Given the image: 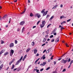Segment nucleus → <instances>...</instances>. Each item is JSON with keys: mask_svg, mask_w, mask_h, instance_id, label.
Returning a JSON list of instances; mask_svg holds the SVG:
<instances>
[{"mask_svg": "<svg viewBox=\"0 0 73 73\" xmlns=\"http://www.w3.org/2000/svg\"><path fill=\"white\" fill-rule=\"evenodd\" d=\"M68 62H69L70 61V58H69L68 59V60H64V59H63L62 60H61V63H63V64H65L67 61H68Z\"/></svg>", "mask_w": 73, "mask_h": 73, "instance_id": "nucleus-1", "label": "nucleus"}, {"mask_svg": "<svg viewBox=\"0 0 73 73\" xmlns=\"http://www.w3.org/2000/svg\"><path fill=\"white\" fill-rule=\"evenodd\" d=\"M23 56H22L21 58L20 59L18 60L16 63L15 64L16 65H19V63L21 62V61L22 59H23Z\"/></svg>", "mask_w": 73, "mask_h": 73, "instance_id": "nucleus-2", "label": "nucleus"}, {"mask_svg": "<svg viewBox=\"0 0 73 73\" xmlns=\"http://www.w3.org/2000/svg\"><path fill=\"white\" fill-rule=\"evenodd\" d=\"M51 49H52V47L50 48H49L48 50L46 52V53H49L50 51L51 50Z\"/></svg>", "mask_w": 73, "mask_h": 73, "instance_id": "nucleus-3", "label": "nucleus"}, {"mask_svg": "<svg viewBox=\"0 0 73 73\" xmlns=\"http://www.w3.org/2000/svg\"><path fill=\"white\" fill-rule=\"evenodd\" d=\"M46 62H43V64L42 63L41 64H40V66H44L45 65H46Z\"/></svg>", "mask_w": 73, "mask_h": 73, "instance_id": "nucleus-4", "label": "nucleus"}, {"mask_svg": "<svg viewBox=\"0 0 73 73\" xmlns=\"http://www.w3.org/2000/svg\"><path fill=\"white\" fill-rule=\"evenodd\" d=\"M35 15L38 18H40V17H41V16L39 13H36V14Z\"/></svg>", "mask_w": 73, "mask_h": 73, "instance_id": "nucleus-5", "label": "nucleus"}, {"mask_svg": "<svg viewBox=\"0 0 73 73\" xmlns=\"http://www.w3.org/2000/svg\"><path fill=\"white\" fill-rule=\"evenodd\" d=\"M9 46L10 48L13 47V46H14V44H13V43H10L9 44Z\"/></svg>", "mask_w": 73, "mask_h": 73, "instance_id": "nucleus-6", "label": "nucleus"}, {"mask_svg": "<svg viewBox=\"0 0 73 73\" xmlns=\"http://www.w3.org/2000/svg\"><path fill=\"white\" fill-rule=\"evenodd\" d=\"M25 24V21H22L20 23V24L21 25H23Z\"/></svg>", "mask_w": 73, "mask_h": 73, "instance_id": "nucleus-7", "label": "nucleus"}, {"mask_svg": "<svg viewBox=\"0 0 73 73\" xmlns=\"http://www.w3.org/2000/svg\"><path fill=\"white\" fill-rule=\"evenodd\" d=\"M48 11H47L45 12L43 14V16H45L47 14V13H48Z\"/></svg>", "mask_w": 73, "mask_h": 73, "instance_id": "nucleus-8", "label": "nucleus"}, {"mask_svg": "<svg viewBox=\"0 0 73 73\" xmlns=\"http://www.w3.org/2000/svg\"><path fill=\"white\" fill-rule=\"evenodd\" d=\"M59 38H60V37L59 36L55 40V42H58L59 41Z\"/></svg>", "mask_w": 73, "mask_h": 73, "instance_id": "nucleus-9", "label": "nucleus"}, {"mask_svg": "<svg viewBox=\"0 0 73 73\" xmlns=\"http://www.w3.org/2000/svg\"><path fill=\"white\" fill-rule=\"evenodd\" d=\"M15 61V59H13V60L11 62H9V65H11L12 63H13V61Z\"/></svg>", "mask_w": 73, "mask_h": 73, "instance_id": "nucleus-10", "label": "nucleus"}, {"mask_svg": "<svg viewBox=\"0 0 73 73\" xmlns=\"http://www.w3.org/2000/svg\"><path fill=\"white\" fill-rule=\"evenodd\" d=\"M3 64H2L0 66V70H1L3 67Z\"/></svg>", "mask_w": 73, "mask_h": 73, "instance_id": "nucleus-11", "label": "nucleus"}, {"mask_svg": "<svg viewBox=\"0 0 73 73\" xmlns=\"http://www.w3.org/2000/svg\"><path fill=\"white\" fill-rule=\"evenodd\" d=\"M37 49H35L34 50V54H36L37 53Z\"/></svg>", "mask_w": 73, "mask_h": 73, "instance_id": "nucleus-12", "label": "nucleus"}, {"mask_svg": "<svg viewBox=\"0 0 73 73\" xmlns=\"http://www.w3.org/2000/svg\"><path fill=\"white\" fill-rule=\"evenodd\" d=\"M45 9H43L41 11V13H44L45 12Z\"/></svg>", "mask_w": 73, "mask_h": 73, "instance_id": "nucleus-13", "label": "nucleus"}, {"mask_svg": "<svg viewBox=\"0 0 73 73\" xmlns=\"http://www.w3.org/2000/svg\"><path fill=\"white\" fill-rule=\"evenodd\" d=\"M9 54V52H6L4 53V56H6V55H7V54Z\"/></svg>", "mask_w": 73, "mask_h": 73, "instance_id": "nucleus-14", "label": "nucleus"}, {"mask_svg": "<svg viewBox=\"0 0 73 73\" xmlns=\"http://www.w3.org/2000/svg\"><path fill=\"white\" fill-rule=\"evenodd\" d=\"M10 51L11 53H13H13H14V50H13L12 49H11L10 50Z\"/></svg>", "mask_w": 73, "mask_h": 73, "instance_id": "nucleus-15", "label": "nucleus"}, {"mask_svg": "<svg viewBox=\"0 0 73 73\" xmlns=\"http://www.w3.org/2000/svg\"><path fill=\"white\" fill-rule=\"evenodd\" d=\"M45 21H44L42 22V24L44 25H45Z\"/></svg>", "mask_w": 73, "mask_h": 73, "instance_id": "nucleus-16", "label": "nucleus"}, {"mask_svg": "<svg viewBox=\"0 0 73 73\" xmlns=\"http://www.w3.org/2000/svg\"><path fill=\"white\" fill-rule=\"evenodd\" d=\"M44 25H42H42H40V28H43L44 27Z\"/></svg>", "mask_w": 73, "mask_h": 73, "instance_id": "nucleus-17", "label": "nucleus"}, {"mask_svg": "<svg viewBox=\"0 0 73 73\" xmlns=\"http://www.w3.org/2000/svg\"><path fill=\"white\" fill-rule=\"evenodd\" d=\"M57 7H58V6L57 5H56L55 6H54L52 8V9H55V8H57Z\"/></svg>", "mask_w": 73, "mask_h": 73, "instance_id": "nucleus-18", "label": "nucleus"}, {"mask_svg": "<svg viewBox=\"0 0 73 73\" xmlns=\"http://www.w3.org/2000/svg\"><path fill=\"white\" fill-rule=\"evenodd\" d=\"M30 50H31V48H29L27 49V51H26V53H28V52H29Z\"/></svg>", "mask_w": 73, "mask_h": 73, "instance_id": "nucleus-19", "label": "nucleus"}, {"mask_svg": "<svg viewBox=\"0 0 73 73\" xmlns=\"http://www.w3.org/2000/svg\"><path fill=\"white\" fill-rule=\"evenodd\" d=\"M54 17L53 16H52L50 18V19H49L50 21H51L52 20V19H53Z\"/></svg>", "mask_w": 73, "mask_h": 73, "instance_id": "nucleus-20", "label": "nucleus"}, {"mask_svg": "<svg viewBox=\"0 0 73 73\" xmlns=\"http://www.w3.org/2000/svg\"><path fill=\"white\" fill-rule=\"evenodd\" d=\"M7 17V15H6L3 17V19H5Z\"/></svg>", "mask_w": 73, "mask_h": 73, "instance_id": "nucleus-21", "label": "nucleus"}, {"mask_svg": "<svg viewBox=\"0 0 73 73\" xmlns=\"http://www.w3.org/2000/svg\"><path fill=\"white\" fill-rule=\"evenodd\" d=\"M56 30H57V29H55L52 32V33H54V32H56Z\"/></svg>", "mask_w": 73, "mask_h": 73, "instance_id": "nucleus-22", "label": "nucleus"}, {"mask_svg": "<svg viewBox=\"0 0 73 73\" xmlns=\"http://www.w3.org/2000/svg\"><path fill=\"white\" fill-rule=\"evenodd\" d=\"M24 29H25V28H24V27H23L22 30V33H23V32H24Z\"/></svg>", "mask_w": 73, "mask_h": 73, "instance_id": "nucleus-23", "label": "nucleus"}, {"mask_svg": "<svg viewBox=\"0 0 73 73\" xmlns=\"http://www.w3.org/2000/svg\"><path fill=\"white\" fill-rule=\"evenodd\" d=\"M64 23H66V22L65 21H64L62 22L61 23V25H62L64 24Z\"/></svg>", "mask_w": 73, "mask_h": 73, "instance_id": "nucleus-24", "label": "nucleus"}, {"mask_svg": "<svg viewBox=\"0 0 73 73\" xmlns=\"http://www.w3.org/2000/svg\"><path fill=\"white\" fill-rule=\"evenodd\" d=\"M12 66V67L11 68V69H13L14 68H15V65H14V64H13Z\"/></svg>", "mask_w": 73, "mask_h": 73, "instance_id": "nucleus-25", "label": "nucleus"}, {"mask_svg": "<svg viewBox=\"0 0 73 73\" xmlns=\"http://www.w3.org/2000/svg\"><path fill=\"white\" fill-rule=\"evenodd\" d=\"M1 44H4V43H5V42L4 41H3V40H1Z\"/></svg>", "mask_w": 73, "mask_h": 73, "instance_id": "nucleus-26", "label": "nucleus"}, {"mask_svg": "<svg viewBox=\"0 0 73 73\" xmlns=\"http://www.w3.org/2000/svg\"><path fill=\"white\" fill-rule=\"evenodd\" d=\"M31 44L33 46H34L35 45V42H32L31 43Z\"/></svg>", "mask_w": 73, "mask_h": 73, "instance_id": "nucleus-27", "label": "nucleus"}, {"mask_svg": "<svg viewBox=\"0 0 73 73\" xmlns=\"http://www.w3.org/2000/svg\"><path fill=\"white\" fill-rule=\"evenodd\" d=\"M13 54L11 53V52H10V56H12Z\"/></svg>", "mask_w": 73, "mask_h": 73, "instance_id": "nucleus-28", "label": "nucleus"}, {"mask_svg": "<svg viewBox=\"0 0 73 73\" xmlns=\"http://www.w3.org/2000/svg\"><path fill=\"white\" fill-rule=\"evenodd\" d=\"M46 38H44L43 40V42H45V41H46Z\"/></svg>", "mask_w": 73, "mask_h": 73, "instance_id": "nucleus-29", "label": "nucleus"}, {"mask_svg": "<svg viewBox=\"0 0 73 73\" xmlns=\"http://www.w3.org/2000/svg\"><path fill=\"white\" fill-rule=\"evenodd\" d=\"M40 60V58H38L36 60V61H35V63H36V62H37V61H38L39 60Z\"/></svg>", "mask_w": 73, "mask_h": 73, "instance_id": "nucleus-30", "label": "nucleus"}, {"mask_svg": "<svg viewBox=\"0 0 73 73\" xmlns=\"http://www.w3.org/2000/svg\"><path fill=\"white\" fill-rule=\"evenodd\" d=\"M25 11H26V9H25L24 11L22 13V14L24 13L25 12Z\"/></svg>", "mask_w": 73, "mask_h": 73, "instance_id": "nucleus-31", "label": "nucleus"}, {"mask_svg": "<svg viewBox=\"0 0 73 73\" xmlns=\"http://www.w3.org/2000/svg\"><path fill=\"white\" fill-rule=\"evenodd\" d=\"M73 62V60H72L70 62V65H72V64Z\"/></svg>", "mask_w": 73, "mask_h": 73, "instance_id": "nucleus-32", "label": "nucleus"}, {"mask_svg": "<svg viewBox=\"0 0 73 73\" xmlns=\"http://www.w3.org/2000/svg\"><path fill=\"white\" fill-rule=\"evenodd\" d=\"M30 16H31V17H32V16H33V14H32V13H31L30 15Z\"/></svg>", "mask_w": 73, "mask_h": 73, "instance_id": "nucleus-33", "label": "nucleus"}, {"mask_svg": "<svg viewBox=\"0 0 73 73\" xmlns=\"http://www.w3.org/2000/svg\"><path fill=\"white\" fill-rule=\"evenodd\" d=\"M52 33L54 34V36H56V35L57 34V33Z\"/></svg>", "mask_w": 73, "mask_h": 73, "instance_id": "nucleus-34", "label": "nucleus"}, {"mask_svg": "<svg viewBox=\"0 0 73 73\" xmlns=\"http://www.w3.org/2000/svg\"><path fill=\"white\" fill-rule=\"evenodd\" d=\"M63 29H65V28H64V27L61 28L60 30H61V31H62Z\"/></svg>", "mask_w": 73, "mask_h": 73, "instance_id": "nucleus-35", "label": "nucleus"}, {"mask_svg": "<svg viewBox=\"0 0 73 73\" xmlns=\"http://www.w3.org/2000/svg\"><path fill=\"white\" fill-rule=\"evenodd\" d=\"M52 73H57V71H53Z\"/></svg>", "mask_w": 73, "mask_h": 73, "instance_id": "nucleus-36", "label": "nucleus"}, {"mask_svg": "<svg viewBox=\"0 0 73 73\" xmlns=\"http://www.w3.org/2000/svg\"><path fill=\"white\" fill-rule=\"evenodd\" d=\"M51 25V24H50L48 25L47 27L48 28H49V26H50V25Z\"/></svg>", "mask_w": 73, "mask_h": 73, "instance_id": "nucleus-37", "label": "nucleus"}, {"mask_svg": "<svg viewBox=\"0 0 73 73\" xmlns=\"http://www.w3.org/2000/svg\"><path fill=\"white\" fill-rule=\"evenodd\" d=\"M53 37V35H51L50 36V38H52Z\"/></svg>", "mask_w": 73, "mask_h": 73, "instance_id": "nucleus-38", "label": "nucleus"}, {"mask_svg": "<svg viewBox=\"0 0 73 73\" xmlns=\"http://www.w3.org/2000/svg\"><path fill=\"white\" fill-rule=\"evenodd\" d=\"M49 69H50V67H48L47 68L46 70H49Z\"/></svg>", "mask_w": 73, "mask_h": 73, "instance_id": "nucleus-39", "label": "nucleus"}, {"mask_svg": "<svg viewBox=\"0 0 73 73\" xmlns=\"http://www.w3.org/2000/svg\"><path fill=\"white\" fill-rule=\"evenodd\" d=\"M66 71V69H64L63 70H62V72H65Z\"/></svg>", "mask_w": 73, "mask_h": 73, "instance_id": "nucleus-40", "label": "nucleus"}, {"mask_svg": "<svg viewBox=\"0 0 73 73\" xmlns=\"http://www.w3.org/2000/svg\"><path fill=\"white\" fill-rule=\"evenodd\" d=\"M40 21H39L37 22V25H38V24L40 23Z\"/></svg>", "mask_w": 73, "mask_h": 73, "instance_id": "nucleus-41", "label": "nucleus"}, {"mask_svg": "<svg viewBox=\"0 0 73 73\" xmlns=\"http://www.w3.org/2000/svg\"><path fill=\"white\" fill-rule=\"evenodd\" d=\"M70 20H71V19H68L67 20V22H69V21H70Z\"/></svg>", "mask_w": 73, "mask_h": 73, "instance_id": "nucleus-42", "label": "nucleus"}, {"mask_svg": "<svg viewBox=\"0 0 73 73\" xmlns=\"http://www.w3.org/2000/svg\"><path fill=\"white\" fill-rule=\"evenodd\" d=\"M1 51H2V53H4V52H5V50H2Z\"/></svg>", "mask_w": 73, "mask_h": 73, "instance_id": "nucleus-43", "label": "nucleus"}, {"mask_svg": "<svg viewBox=\"0 0 73 73\" xmlns=\"http://www.w3.org/2000/svg\"><path fill=\"white\" fill-rule=\"evenodd\" d=\"M15 43L16 44L17 43V40H15Z\"/></svg>", "mask_w": 73, "mask_h": 73, "instance_id": "nucleus-44", "label": "nucleus"}, {"mask_svg": "<svg viewBox=\"0 0 73 73\" xmlns=\"http://www.w3.org/2000/svg\"><path fill=\"white\" fill-rule=\"evenodd\" d=\"M53 56H52L51 57L50 60H53Z\"/></svg>", "mask_w": 73, "mask_h": 73, "instance_id": "nucleus-45", "label": "nucleus"}, {"mask_svg": "<svg viewBox=\"0 0 73 73\" xmlns=\"http://www.w3.org/2000/svg\"><path fill=\"white\" fill-rule=\"evenodd\" d=\"M36 27V26H33V29H34V28H35Z\"/></svg>", "mask_w": 73, "mask_h": 73, "instance_id": "nucleus-46", "label": "nucleus"}, {"mask_svg": "<svg viewBox=\"0 0 73 73\" xmlns=\"http://www.w3.org/2000/svg\"><path fill=\"white\" fill-rule=\"evenodd\" d=\"M63 7V5H62L61 4L60 5V8H62Z\"/></svg>", "mask_w": 73, "mask_h": 73, "instance_id": "nucleus-47", "label": "nucleus"}, {"mask_svg": "<svg viewBox=\"0 0 73 73\" xmlns=\"http://www.w3.org/2000/svg\"><path fill=\"white\" fill-rule=\"evenodd\" d=\"M44 70V68H42L40 70V72H42V70Z\"/></svg>", "mask_w": 73, "mask_h": 73, "instance_id": "nucleus-48", "label": "nucleus"}, {"mask_svg": "<svg viewBox=\"0 0 73 73\" xmlns=\"http://www.w3.org/2000/svg\"><path fill=\"white\" fill-rule=\"evenodd\" d=\"M43 60H44L45 58V56H43L42 57Z\"/></svg>", "mask_w": 73, "mask_h": 73, "instance_id": "nucleus-49", "label": "nucleus"}, {"mask_svg": "<svg viewBox=\"0 0 73 73\" xmlns=\"http://www.w3.org/2000/svg\"><path fill=\"white\" fill-rule=\"evenodd\" d=\"M17 32H19V31H20V29L19 28L17 29Z\"/></svg>", "mask_w": 73, "mask_h": 73, "instance_id": "nucleus-50", "label": "nucleus"}, {"mask_svg": "<svg viewBox=\"0 0 73 73\" xmlns=\"http://www.w3.org/2000/svg\"><path fill=\"white\" fill-rule=\"evenodd\" d=\"M54 65H56V62L54 61Z\"/></svg>", "mask_w": 73, "mask_h": 73, "instance_id": "nucleus-51", "label": "nucleus"}, {"mask_svg": "<svg viewBox=\"0 0 73 73\" xmlns=\"http://www.w3.org/2000/svg\"><path fill=\"white\" fill-rule=\"evenodd\" d=\"M61 59H62V58H59L58 59V61H60V60H61Z\"/></svg>", "mask_w": 73, "mask_h": 73, "instance_id": "nucleus-52", "label": "nucleus"}, {"mask_svg": "<svg viewBox=\"0 0 73 73\" xmlns=\"http://www.w3.org/2000/svg\"><path fill=\"white\" fill-rule=\"evenodd\" d=\"M27 54H26L25 56H24V58H26V57H27Z\"/></svg>", "mask_w": 73, "mask_h": 73, "instance_id": "nucleus-53", "label": "nucleus"}, {"mask_svg": "<svg viewBox=\"0 0 73 73\" xmlns=\"http://www.w3.org/2000/svg\"><path fill=\"white\" fill-rule=\"evenodd\" d=\"M54 39H53L51 41V42H54Z\"/></svg>", "mask_w": 73, "mask_h": 73, "instance_id": "nucleus-54", "label": "nucleus"}, {"mask_svg": "<svg viewBox=\"0 0 73 73\" xmlns=\"http://www.w3.org/2000/svg\"><path fill=\"white\" fill-rule=\"evenodd\" d=\"M66 45L67 47H69V46H68V44L67 43H66Z\"/></svg>", "mask_w": 73, "mask_h": 73, "instance_id": "nucleus-55", "label": "nucleus"}, {"mask_svg": "<svg viewBox=\"0 0 73 73\" xmlns=\"http://www.w3.org/2000/svg\"><path fill=\"white\" fill-rule=\"evenodd\" d=\"M17 69V71H19V70H20V69L19 68H18Z\"/></svg>", "mask_w": 73, "mask_h": 73, "instance_id": "nucleus-56", "label": "nucleus"}, {"mask_svg": "<svg viewBox=\"0 0 73 73\" xmlns=\"http://www.w3.org/2000/svg\"><path fill=\"white\" fill-rule=\"evenodd\" d=\"M11 18H10V19H9V24H10V22H11Z\"/></svg>", "mask_w": 73, "mask_h": 73, "instance_id": "nucleus-57", "label": "nucleus"}, {"mask_svg": "<svg viewBox=\"0 0 73 73\" xmlns=\"http://www.w3.org/2000/svg\"><path fill=\"white\" fill-rule=\"evenodd\" d=\"M62 16V18H64V19H65L66 18V17H65V16L64 15H63Z\"/></svg>", "mask_w": 73, "mask_h": 73, "instance_id": "nucleus-58", "label": "nucleus"}, {"mask_svg": "<svg viewBox=\"0 0 73 73\" xmlns=\"http://www.w3.org/2000/svg\"><path fill=\"white\" fill-rule=\"evenodd\" d=\"M39 56V54L38 53L36 55V57H37V56Z\"/></svg>", "mask_w": 73, "mask_h": 73, "instance_id": "nucleus-59", "label": "nucleus"}, {"mask_svg": "<svg viewBox=\"0 0 73 73\" xmlns=\"http://www.w3.org/2000/svg\"><path fill=\"white\" fill-rule=\"evenodd\" d=\"M46 52V50H44L43 51V53H44Z\"/></svg>", "mask_w": 73, "mask_h": 73, "instance_id": "nucleus-60", "label": "nucleus"}, {"mask_svg": "<svg viewBox=\"0 0 73 73\" xmlns=\"http://www.w3.org/2000/svg\"><path fill=\"white\" fill-rule=\"evenodd\" d=\"M49 17V15H47L46 18H48V17Z\"/></svg>", "mask_w": 73, "mask_h": 73, "instance_id": "nucleus-61", "label": "nucleus"}, {"mask_svg": "<svg viewBox=\"0 0 73 73\" xmlns=\"http://www.w3.org/2000/svg\"><path fill=\"white\" fill-rule=\"evenodd\" d=\"M45 45V44L44 43L42 45V46H44V45Z\"/></svg>", "mask_w": 73, "mask_h": 73, "instance_id": "nucleus-62", "label": "nucleus"}, {"mask_svg": "<svg viewBox=\"0 0 73 73\" xmlns=\"http://www.w3.org/2000/svg\"><path fill=\"white\" fill-rule=\"evenodd\" d=\"M36 72H39V70H37L36 71Z\"/></svg>", "mask_w": 73, "mask_h": 73, "instance_id": "nucleus-63", "label": "nucleus"}, {"mask_svg": "<svg viewBox=\"0 0 73 73\" xmlns=\"http://www.w3.org/2000/svg\"><path fill=\"white\" fill-rule=\"evenodd\" d=\"M2 53H2V51L0 52V55L1 54H2Z\"/></svg>", "mask_w": 73, "mask_h": 73, "instance_id": "nucleus-64", "label": "nucleus"}]
</instances>
